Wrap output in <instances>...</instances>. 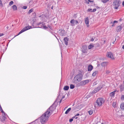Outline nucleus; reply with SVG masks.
<instances>
[{
    "label": "nucleus",
    "mask_w": 124,
    "mask_h": 124,
    "mask_svg": "<svg viewBox=\"0 0 124 124\" xmlns=\"http://www.w3.org/2000/svg\"><path fill=\"white\" fill-rule=\"evenodd\" d=\"M93 68V66L91 65H89L88 67V71H90L92 70Z\"/></svg>",
    "instance_id": "dca6fc26"
},
{
    "label": "nucleus",
    "mask_w": 124,
    "mask_h": 124,
    "mask_svg": "<svg viewBox=\"0 0 124 124\" xmlns=\"http://www.w3.org/2000/svg\"><path fill=\"white\" fill-rule=\"evenodd\" d=\"M76 22V24H77L78 23V22L77 20H75V23Z\"/></svg>",
    "instance_id": "49530a36"
},
{
    "label": "nucleus",
    "mask_w": 124,
    "mask_h": 124,
    "mask_svg": "<svg viewBox=\"0 0 124 124\" xmlns=\"http://www.w3.org/2000/svg\"><path fill=\"white\" fill-rule=\"evenodd\" d=\"M75 87L74 85L73 84H71L70 85V88L71 89H73Z\"/></svg>",
    "instance_id": "cd10ccee"
},
{
    "label": "nucleus",
    "mask_w": 124,
    "mask_h": 124,
    "mask_svg": "<svg viewBox=\"0 0 124 124\" xmlns=\"http://www.w3.org/2000/svg\"><path fill=\"white\" fill-rule=\"evenodd\" d=\"M120 108L124 110V102L122 103L120 105Z\"/></svg>",
    "instance_id": "5701e85b"
},
{
    "label": "nucleus",
    "mask_w": 124,
    "mask_h": 124,
    "mask_svg": "<svg viewBox=\"0 0 124 124\" xmlns=\"http://www.w3.org/2000/svg\"><path fill=\"white\" fill-rule=\"evenodd\" d=\"M32 27L31 26H27L25 27L24 28L18 33V34L17 35L15 36L14 38L16 36H18L24 31L28 30L32 28Z\"/></svg>",
    "instance_id": "39448f33"
},
{
    "label": "nucleus",
    "mask_w": 124,
    "mask_h": 124,
    "mask_svg": "<svg viewBox=\"0 0 124 124\" xmlns=\"http://www.w3.org/2000/svg\"><path fill=\"white\" fill-rule=\"evenodd\" d=\"M0 111H1V112L2 113H4V111L2 110V109L1 106L0 107Z\"/></svg>",
    "instance_id": "58836bf2"
},
{
    "label": "nucleus",
    "mask_w": 124,
    "mask_h": 124,
    "mask_svg": "<svg viewBox=\"0 0 124 124\" xmlns=\"http://www.w3.org/2000/svg\"><path fill=\"white\" fill-rule=\"evenodd\" d=\"M107 57H108L109 58H110L112 60H114L115 59V58L113 56V54L111 52H107Z\"/></svg>",
    "instance_id": "1a4fd4ad"
},
{
    "label": "nucleus",
    "mask_w": 124,
    "mask_h": 124,
    "mask_svg": "<svg viewBox=\"0 0 124 124\" xmlns=\"http://www.w3.org/2000/svg\"><path fill=\"white\" fill-rule=\"evenodd\" d=\"M118 22V21H114L113 23V24H114L115 23H117Z\"/></svg>",
    "instance_id": "c03bdc74"
},
{
    "label": "nucleus",
    "mask_w": 124,
    "mask_h": 124,
    "mask_svg": "<svg viewBox=\"0 0 124 124\" xmlns=\"http://www.w3.org/2000/svg\"><path fill=\"white\" fill-rule=\"evenodd\" d=\"M122 48L123 49H124V45H123V46H122Z\"/></svg>",
    "instance_id": "5fc2aeb1"
},
{
    "label": "nucleus",
    "mask_w": 124,
    "mask_h": 124,
    "mask_svg": "<svg viewBox=\"0 0 124 124\" xmlns=\"http://www.w3.org/2000/svg\"><path fill=\"white\" fill-rule=\"evenodd\" d=\"M122 5L123 6H124V1H123V2Z\"/></svg>",
    "instance_id": "603ef678"
},
{
    "label": "nucleus",
    "mask_w": 124,
    "mask_h": 124,
    "mask_svg": "<svg viewBox=\"0 0 124 124\" xmlns=\"http://www.w3.org/2000/svg\"><path fill=\"white\" fill-rule=\"evenodd\" d=\"M109 0H101V2L104 3H105Z\"/></svg>",
    "instance_id": "c756f323"
},
{
    "label": "nucleus",
    "mask_w": 124,
    "mask_h": 124,
    "mask_svg": "<svg viewBox=\"0 0 124 124\" xmlns=\"http://www.w3.org/2000/svg\"><path fill=\"white\" fill-rule=\"evenodd\" d=\"M94 47V46L92 44H90L88 46V48L89 49H91L93 47Z\"/></svg>",
    "instance_id": "bb28decb"
},
{
    "label": "nucleus",
    "mask_w": 124,
    "mask_h": 124,
    "mask_svg": "<svg viewBox=\"0 0 124 124\" xmlns=\"http://www.w3.org/2000/svg\"><path fill=\"white\" fill-rule=\"evenodd\" d=\"M103 86V85H100L96 88H95L94 89L92 93L93 94H95L98 91L102 89Z\"/></svg>",
    "instance_id": "0eeeda50"
},
{
    "label": "nucleus",
    "mask_w": 124,
    "mask_h": 124,
    "mask_svg": "<svg viewBox=\"0 0 124 124\" xmlns=\"http://www.w3.org/2000/svg\"><path fill=\"white\" fill-rule=\"evenodd\" d=\"M33 10L32 9H30L28 11V13L30 14L31 13L32 11H33Z\"/></svg>",
    "instance_id": "c9c22d12"
},
{
    "label": "nucleus",
    "mask_w": 124,
    "mask_h": 124,
    "mask_svg": "<svg viewBox=\"0 0 124 124\" xmlns=\"http://www.w3.org/2000/svg\"><path fill=\"white\" fill-rule=\"evenodd\" d=\"M120 3H119V0H116L113 2V5L115 7L114 8L117 9L120 5Z\"/></svg>",
    "instance_id": "6e6552de"
},
{
    "label": "nucleus",
    "mask_w": 124,
    "mask_h": 124,
    "mask_svg": "<svg viewBox=\"0 0 124 124\" xmlns=\"http://www.w3.org/2000/svg\"><path fill=\"white\" fill-rule=\"evenodd\" d=\"M122 20V19L121 18H120V19L119 20V21L120 22Z\"/></svg>",
    "instance_id": "6e6d98bb"
},
{
    "label": "nucleus",
    "mask_w": 124,
    "mask_h": 124,
    "mask_svg": "<svg viewBox=\"0 0 124 124\" xmlns=\"http://www.w3.org/2000/svg\"><path fill=\"white\" fill-rule=\"evenodd\" d=\"M82 50L83 53H85L86 52L87 47L86 46H83L82 48Z\"/></svg>",
    "instance_id": "f8f14e48"
},
{
    "label": "nucleus",
    "mask_w": 124,
    "mask_h": 124,
    "mask_svg": "<svg viewBox=\"0 0 124 124\" xmlns=\"http://www.w3.org/2000/svg\"><path fill=\"white\" fill-rule=\"evenodd\" d=\"M2 114V116H4L5 117H6V116H7V114L4 112V113H3Z\"/></svg>",
    "instance_id": "4c0bfd02"
},
{
    "label": "nucleus",
    "mask_w": 124,
    "mask_h": 124,
    "mask_svg": "<svg viewBox=\"0 0 124 124\" xmlns=\"http://www.w3.org/2000/svg\"><path fill=\"white\" fill-rule=\"evenodd\" d=\"M79 115V113H78L75 115V116H78Z\"/></svg>",
    "instance_id": "09e8293b"
},
{
    "label": "nucleus",
    "mask_w": 124,
    "mask_h": 124,
    "mask_svg": "<svg viewBox=\"0 0 124 124\" xmlns=\"http://www.w3.org/2000/svg\"><path fill=\"white\" fill-rule=\"evenodd\" d=\"M73 108V110H75V108Z\"/></svg>",
    "instance_id": "e2e57ef3"
},
{
    "label": "nucleus",
    "mask_w": 124,
    "mask_h": 124,
    "mask_svg": "<svg viewBox=\"0 0 124 124\" xmlns=\"http://www.w3.org/2000/svg\"><path fill=\"white\" fill-rule=\"evenodd\" d=\"M112 27H113L115 26V25L114 24H113L111 26Z\"/></svg>",
    "instance_id": "864d4df0"
},
{
    "label": "nucleus",
    "mask_w": 124,
    "mask_h": 124,
    "mask_svg": "<svg viewBox=\"0 0 124 124\" xmlns=\"http://www.w3.org/2000/svg\"><path fill=\"white\" fill-rule=\"evenodd\" d=\"M113 22H111V23L113 24Z\"/></svg>",
    "instance_id": "338daca9"
},
{
    "label": "nucleus",
    "mask_w": 124,
    "mask_h": 124,
    "mask_svg": "<svg viewBox=\"0 0 124 124\" xmlns=\"http://www.w3.org/2000/svg\"><path fill=\"white\" fill-rule=\"evenodd\" d=\"M59 31H60V32H59V33H60V34L61 36H64L66 34V33L65 32L64 30H63L62 29H60Z\"/></svg>",
    "instance_id": "9d476101"
},
{
    "label": "nucleus",
    "mask_w": 124,
    "mask_h": 124,
    "mask_svg": "<svg viewBox=\"0 0 124 124\" xmlns=\"http://www.w3.org/2000/svg\"><path fill=\"white\" fill-rule=\"evenodd\" d=\"M71 110V108H68L65 112V114H67Z\"/></svg>",
    "instance_id": "393cba45"
},
{
    "label": "nucleus",
    "mask_w": 124,
    "mask_h": 124,
    "mask_svg": "<svg viewBox=\"0 0 124 124\" xmlns=\"http://www.w3.org/2000/svg\"><path fill=\"white\" fill-rule=\"evenodd\" d=\"M54 36H55V37H56V38L57 39H57V37L55 35H54Z\"/></svg>",
    "instance_id": "69168bd1"
},
{
    "label": "nucleus",
    "mask_w": 124,
    "mask_h": 124,
    "mask_svg": "<svg viewBox=\"0 0 124 124\" xmlns=\"http://www.w3.org/2000/svg\"><path fill=\"white\" fill-rule=\"evenodd\" d=\"M76 116H75V115L73 117H72V118L73 119V118H75V117H76Z\"/></svg>",
    "instance_id": "4d7b16f0"
},
{
    "label": "nucleus",
    "mask_w": 124,
    "mask_h": 124,
    "mask_svg": "<svg viewBox=\"0 0 124 124\" xmlns=\"http://www.w3.org/2000/svg\"><path fill=\"white\" fill-rule=\"evenodd\" d=\"M64 98V96H63L62 97V99H63Z\"/></svg>",
    "instance_id": "13d9d810"
},
{
    "label": "nucleus",
    "mask_w": 124,
    "mask_h": 124,
    "mask_svg": "<svg viewBox=\"0 0 124 124\" xmlns=\"http://www.w3.org/2000/svg\"><path fill=\"white\" fill-rule=\"evenodd\" d=\"M98 73V71H96L93 72L92 74V75L94 77Z\"/></svg>",
    "instance_id": "a878e982"
},
{
    "label": "nucleus",
    "mask_w": 124,
    "mask_h": 124,
    "mask_svg": "<svg viewBox=\"0 0 124 124\" xmlns=\"http://www.w3.org/2000/svg\"><path fill=\"white\" fill-rule=\"evenodd\" d=\"M42 22H40L38 23H37L36 24V25H39V27H37V28H43V25H42Z\"/></svg>",
    "instance_id": "a211bd4d"
},
{
    "label": "nucleus",
    "mask_w": 124,
    "mask_h": 124,
    "mask_svg": "<svg viewBox=\"0 0 124 124\" xmlns=\"http://www.w3.org/2000/svg\"><path fill=\"white\" fill-rule=\"evenodd\" d=\"M27 8V7L25 6H23V8L24 9H26Z\"/></svg>",
    "instance_id": "79ce46f5"
},
{
    "label": "nucleus",
    "mask_w": 124,
    "mask_h": 124,
    "mask_svg": "<svg viewBox=\"0 0 124 124\" xmlns=\"http://www.w3.org/2000/svg\"><path fill=\"white\" fill-rule=\"evenodd\" d=\"M116 39H115V41H114L113 42H112L113 44H114V43L115 42V41H116Z\"/></svg>",
    "instance_id": "3c124183"
},
{
    "label": "nucleus",
    "mask_w": 124,
    "mask_h": 124,
    "mask_svg": "<svg viewBox=\"0 0 124 124\" xmlns=\"http://www.w3.org/2000/svg\"><path fill=\"white\" fill-rule=\"evenodd\" d=\"M4 35V34L3 33H0V37Z\"/></svg>",
    "instance_id": "de8ad7c7"
},
{
    "label": "nucleus",
    "mask_w": 124,
    "mask_h": 124,
    "mask_svg": "<svg viewBox=\"0 0 124 124\" xmlns=\"http://www.w3.org/2000/svg\"><path fill=\"white\" fill-rule=\"evenodd\" d=\"M6 27H7V29H8V26H7Z\"/></svg>",
    "instance_id": "0e129e2a"
},
{
    "label": "nucleus",
    "mask_w": 124,
    "mask_h": 124,
    "mask_svg": "<svg viewBox=\"0 0 124 124\" xmlns=\"http://www.w3.org/2000/svg\"><path fill=\"white\" fill-rule=\"evenodd\" d=\"M69 88V86H64L63 89L64 90L67 91L68 90Z\"/></svg>",
    "instance_id": "4be33fe9"
},
{
    "label": "nucleus",
    "mask_w": 124,
    "mask_h": 124,
    "mask_svg": "<svg viewBox=\"0 0 124 124\" xmlns=\"http://www.w3.org/2000/svg\"><path fill=\"white\" fill-rule=\"evenodd\" d=\"M12 8L14 10H16L17 9V7L16 5H14L12 7Z\"/></svg>",
    "instance_id": "b1692460"
},
{
    "label": "nucleus",
    "mask_w": 124,
    "mask_h": 124,
    "mask_svg": "<svg viewBox=\"0 0 124 124\" xmlns=\"http://www.w3.org/2000/svg\"><path fill=\"white\" fill-rule=\"evenodd\" d=\"M48 26L51 30H52V27L51 26H50V25H48Z\"/></svg>",
    "instance_id": "ea45409f"
},
{
    "label": "nucleus",
    "mask_w": 124,
    "mask_h": 124,
    "mask_svg": "<svg viewBox=\"0 0 124 124\" xmlns=\"http://www.w3.org/2000/svg\"><path fill=\"white\" fill-rule=\"evenodd\" d=\"M86 3L88 4H89V2L88 1V2H87Z\"/></svg>",
    "instance_id": "052dcab7"
},
{
    "label": "nucleus",
    "mask_w": 124,
    "mask_h": 124,
    "mask_svg": "<svg viewBox=\"0 0 124 124\" xmlns=\"http://www.w3.org/2000/svg\"><path fill=\"white\" fill-rule=\"evenodd\" d=\"M69 40V39L67 37H65L64 39V43L67 46L68 44V41Z\"/></svg>",
    "instance_id": "4468645a"
},
{
    "label": "nucleus",
    "mask_w": 124,
    "mask_h": 124,
    "mask_svg": "<svg viewBox=\"0 0 124 124\" xmlns=\"http://www.w3.org/2000/svg\"><path fill=\"white\" fill-rule=\"evenodd\" d=\"M96 10V8H94L93 9L92 12H95Z\"/></svg>",
    "instance_id": "37998d69"
},
{
    "label": "nucleus",
    "mask_w": 124,
    "mask_h": 124,
    "mask_svg": "<svg viewBox=\"0 0 124 124\" xmlns=\"http://www.w3.org/2000/svg\"><path fill=\"white\" fill-rule=\"evenodd\" d=\"M0 6L1 7L3 6V4L1 0H0Z\"/></svg>",
    "instance_id": "2f4dec72"
},
{
    "label": "nucleus",
    "mask_w": 124,
    "mask_h": 124,
    "mask_svg": "<svg viewBox=\"0 0 124 124\" xmlns=\"http://www.w3.org/2000/svg\"><path fill=\"white\" fill-rule=\"evenodd\" d=\"M14 3V2L13 1H11L9 3V5L11 6Z\"/></svg>",
    "instance_id": "f704fd0d"
},
{
    "label": "nucleus",
    "mask_w": 124,
    "mask_h": 124,
    "mask_svg": "<svg viewBox=\"0 0 124 124\" xmlns=\"http://www.w3.org/2000/svg\"><path fill=\"white\" fill-rule=\"evenodd\" d=\"M89 82V80L87 79L80 82L79 83H78L77 84L78 86H80L84 85L88 83Z\"/></svg>",
    "instance_id": "423d86ee"
},
{
    "label": "nucleus",
    "mask_w": 124,
    "mask_h": 124,
    "mask_svg": "<svg viewBox=\"0 0 124 124\" xmlns=\"http://www.w3.org/2000/svg\"><path fill=\"white\" fill-rule=\"evenodd\" d=\"M105 101L103 98H98L96 100V102L97 104V105L99 106H101L103 103H104Z\"/></svg>",
    "instance_id": "20e7f679"
},
{
    "label": "nucleus",
    "mask_w": 124,
    "mask_h": 124,
    "mask_svg": "<svg viewBox=\"0 0 124 124\" xmlns=\"http://www.w3.org/2000/svg\"><path fill=\"white\" fill-rule=\"evenodd\" d=\"M122 27L120 25L118 26L116 28V31L117 32H120L121 30Z\"/></svg>",
    "instance_id": "2eb2a0df"
},
{
    "label": "nucleus",
    "mask_w": 124,
    "mask_h": 124,
    "mask_svg": "<svg viewBox=\"0 0 124 124\" xmlns=\"http://www.w3.org/2000/svg\"><path fill=\"white\" fill-rule=\"evenodd\" d=\"M0 119L1 121L4 123H5L6 119V117L4 116H2L0 117Z\"/></svg>",
    "instance_id": "9b49d317"
},
{
    "label": "nucleus",
    "mask_w": 124,
    "mask_h": 124,
    "mask_svg": "<svg viewBox=\"0 0 124 124\" xmlns=\"http://www.w3.org/2000/svg\"><path fill=\"white\" fill-rule=\"evenodd\" d=\"M121 99L122 100H124V95H122Z\"/></svg>",
    "instance_id": "473e14b6"
},
{
    "label": "nucleus",
    "mask_w": 124,
    "mask_h": 124,
    "mask_svg": "<svg viewBox=\"0 0 124 124\" xmlns=\"http://www.w3.org/2000/svg\"><path fill=\"white\" fill-rule=\"evenodd\" d=\"M50 116L49 115L46 114V112L40 117V121L41 123L44 124L46 123Z\"/></svg>",
    "instance_id": "f03ea898"
},
{
    "label": "nucleus",
    "mask_w": 124,
    "mask_h": 124,
    "mask_svg": "<svg viewBox=\"0 0 124 124\" xmlns=\"http://www.w3.org/2000/svg\"><path fill=\"white\" fill-rule=\"evenodd\" d=\"M92 11L93 10L91 8H89L87 10L88 12H93Z\"/></svg>",
    "instance_id": "72a5a7b5"
},
{
    "label": "nucleus",
    "mask_w": 124,
    "mask_h": 124,
    "mask_svg": "<svg viewBox=\"0 0 124 124\" xmlns=\"http://www.w3.org/2000/svg\"><path fill=\"white\" fill-rule=\"evenodd\" d=\"M94 41V39L93 38H92V39L91 40V41Z\"/></svg>",
    "instance_id": "8fccbe9b"
},
{
    "label": "nucleus",
    "mask_w": 124,
    "mask_h": 124,
    "mask_svg": "<svg viewBox=\"0 0 124 124\" xmlns=\"http://www.w3.org/2000/svg\"><path fill=\"white\" fill-rule=\"evenodd\" d=\"M85 24L86 25L87 27L89 26V21L88 17H87L86 18H85Z\"/></svg>",
    "instance_id": "ddd939ff"
},
{
    "label": "nucleus",
    "mask_w": 124,
    "mask_h": 124,
    "mask_svg": "<svg viewBox=\"0 0 124 124\" xmlns=\"http://www.w3.org/2000/svg\"><path fill=\"white\" fill-rule=\"evenodd\" d=\"M110 71H109V70H107L106 71V73L108 74L110 73Z\"/></svg>",
    "instance_id": "e433bc0d"
},
{
    "label": "nucleus",
    "mask_w": 124,
    "mask_h": 124,
    "mask_svg": "<svg viewBox=\"0 0 124 124\" xmlns=\"http://www.w3.org/2000/svg\"><path fill=\"white\" fill-rule=\"evenodd\" d=\"M78 74L76 75L73 79L74 83L77 84L81 81L82 79L83 74V71L82 70H79Z\"/></svg>",
    "instance_id": "f257e3e1"
},
{
    "label": "nucleus",
    "mask_w": 124,
    "mask_h": 124,
    "mask_svg": "<svg viewBox=\"0 0 124 124\" xmlns=\"http://www.w3.org/2000/svg\"><path fill=\"white\" fill-rule=\"evenodd\" d=\"M75 23V20L72 19L70 21V23L71 24V25L72 26H74L75 24L74 23Z\"/></svg>",
    "instance_id": "f3484780"
},
{
    "label": "nucleus",
    "mask_w": 124,
    "mask_h": 124,
    "mask_svg": "<svg viewBox=\"0 0 124 124\" xmlns=\"http://www.w3.org/2000/svg\"><path fill=\"white\" fill-rule=\"evenodd\" d=\"M101 64L102 66L104 67L107 65V62H103L101 63Z\"/></svg>",
    "instance_id": "aec40b11"
},
{
    "label": "nucleus",
    "mask_w": 124,
    "mask_h": 124,
    "mask_svg": "<svg viewBox=\"0 0 124 124\" xmlns=\"http://www.w3.org/2000/svg\"><path fill=\"white\" fill-rule=\"evenodd\" d=\"M42 25L43 29H46L48 28V27L46 26L45 23L44 22H42Z\"/></svg>",
    "instance_id": "6ab92c4d"
},
{
    "label": "nucleus",
    "mask_w": 124,
    "mask_h": 124,
    "mask_svg": "<svg viewBox=\"0 0 124 124\" xmlns=\"http://www.w3.org/2000/svg\"><path fill=\"white\" fill-rule=\"evenodd\" d=\"M62 101V100L61 99L60 101V103L61 101Z\"/></svg>",
    "instance_id": "bf43d9fd"
},
{
    "label": "nucleus",
    "mask_w": 124,
    "mask_h": 124,
    "mask_svg": "<svg viewBox=\"0 0 124 124\" xmlns=\"http://www.w3.org/2000/svg\"><path fill=\"white\" fill-rule=\"evenodd\" d=\"M93 111L92 110H90L89 111V113L90 115H91L93 113Z\"/></svg>",
    "instance_id": "c85d7f7f"
},
{
    "label": "nucleus",
    "mask_w": 124,
    "mask_h": 124,
    "mask_svg": "<svg viewBox=\"0 0 124 124\" xmlns=\"http://www.w3.org/2000/svg\"><path fill=\"white\" fill-rule=\"evenodd\" d=\"M78 118V117H76V119H77Z\"/></svg>",
    "instance_id": "774afa93"
},
{
    "label": "nucleus",
    "mask_w": 124,
    "mask_h": 124,
    "mask_svg": "<svg viewBox=\"0 0 124 124\" xmlns=\"http://www.w3.org/2000/svg\"><path fill=\"white\" fill-rule=\"evenodd\" d=\"M116 92V91H114L110 93V96L111 97L114 96L115 95V94Z\"/></svg>",
    "instance_id": "412c9836"
},
{
    "label": "nucleus",
    "mask_w": 124,
    "mask_h": 124,
    "mask_svg": "<svg viewBox=\"0 0 124 124\" xmlns=\"http://www.w3.org/2000/svg\"><path fill=\"white\" fill-rule=\"evenodd\" d=\"M53 6H52V8H51V9H53Z\"/></svg>",
    "instance_id": "680f3d73"
},
{
    "label": "nucleus",
    "mask_w": 124,
    "mask_h": 124,
    "mask_svg": "<svg viewBox=\"0 0 124 124\" xmlns=\"http://www.w3.org/2000/svg\"><path fill=\"white\" fill-rule=\"evenodd\" d=\"M73 119L72 118H70L69 119V121L70 122H71L73 121Z\"/></svg>",
    "instance_id": "a19ab883"
},
{
    "label": "nucleus",
    "mask_w": 124,
    "mask_h": 124,
    "mask_svg": "<svg viewBox=\"0 0 124 124\" xmlns=\"http://www.w3.org/2000/svg\"><path fill=\"white\" fill-rule=\"evenodd\" d=\"M116 102H114L113 104V107L114 108L116 107Z\"/></svg>",
    "instance_id": "7c9ffc66"
},
{
    "label": "nucleus",
    "mask_w": 124,
    "mask_h": 124,
    "mask_svg": "<svg viewBox=\"0 0 124 124\" xmlns=\"http://www.w3.org/2000/svg\"><path fill=\"white\" fill-rule=\"evenodd\" d=\"M93 0H88L89 2H93Z\"/></svg>",
    "instance_id": "a18cd8bd"
},
{
    "label": "nucleus",
    "mask_w": 124,
    "mask_h": 124,
    "mask_svg": "<svg viewBox=\"0 0 124 124\" xmlns=\"http://www.w3.org/2000/svg\"><path fill=\"white\" fill-rule=\"evenodd\" d=\"M54 103L55 102H54L47 109V111L46 112V114L50 116L53 113L54 111L56 109V105H55Z\"/></svg>",
    "instance_id": "7ed1b4c3"
}]
</instances>
